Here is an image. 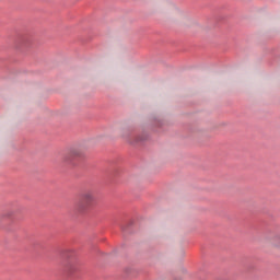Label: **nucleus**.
I'll return each instance as SVG.
<instances>
[{
    "instance_id": "nucleus-2",
    "label": "nucleus",
    "mask_w": 280,
    "mask_h": 280,
    "mask_svg": "<svg viewBox=\"0 0 280 280\" xmlns=\"http://www.w3.org/2000/svg\"><path fill=\"white\" fill-rule=\"evenodd\" d=\"M84 156V149L77 147L70 149L65 155L63 161L66 163H73V161H78V159H82Z\"/></svg>"
},
{
    "instance_id": "nucleus-1",
    "label": "nucleus",
    "mask_w": 280,
    "mask_h": 280,
    "mask_svg": "<svg viewBox=\"0 0 280 280\" xmlns=\"http://www.w3.org/2000/svg\"><path fill=\"white\" fill-rule=\"evenodd\" d=\"M95 202V195L93 191L88 190L81 195L80 201L77 205V211L79 213H86Z\"/></svg>"
},
{
    "instance_id": "nucleus-3",
    "label": "nucleus",
    "mask_w": 280,
    "mask_h": 280,
    "mask_svg": "<svg viewBox=\"0 0 280 280\" xmlns=\"http://www.w3.org/2000/svg\"><path fill=\"white\" fill-rule=\"evenodd\" d=\"M271 244L272 246L280 248V234H277L271 238Z\"/></svg>"
}]
</instances>
